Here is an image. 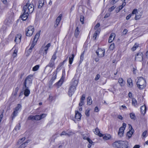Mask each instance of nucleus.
Here are the masks:
<instances>
[{
	"instance_id": "nucleus-1",
	"label": "nucleus",
	"mask_w": 148,
	"mask_h": 148,
	"mask_svg": "<svg viewBox=\"0 0 148 148\" xmlns=\"http://www.w3.org/2000/svg\"><path fill=\"white\" fill-rule=\"evenodd\" d=\"M34 9V6L33 4H30L28 5L27 3L25 5L23 8V14L20 16V18H21L23 21H25L29 15V14L32 13Z\"/></svg>"
},
{
	"instance_id": "nucleus-2",
	"label": "nucleus",
	"mask_w": 148,
	"mask_h": 148,
	"mask_svg": "<svg viewBox=\"0 0 148 148\" xmlns=\"http://www.w3.org/2000/svg\"><path fill=\"white\" fill-rule=\"evenodd\" d=\"M128 142L126 141L118 140L113 143L114 147L117 148H127Z\"/></svg>"
},
{
	"instance_id": "nucleus-3",
	"label": "nucleus",
	"mask_w": 148,
	"mask_h": 148,
	"mask_svg": "<svg viewBox=\"0 0 148 148\" xmlns=\"http://www.w3.org/2000/svg\"><path fill=\"white\" fill-rule=\"evenodd\" d=\"M136 84L140 89H143L146 87V81L143 78L140 77L138 78Z\"/></svg>"
},
{
	"instance_id": "nucleus-4",
	"label": "nucleus",
	"mask_w": 148,
	"mask_h": 148,
	"mask_svg": "<svg viewBox=\"0 0 148 148\" xmlns=\"http://www.w3.org/2000/svg\"><path fill=\"white\" fill-rule=\"evenodd\" d=\"M32 77V75H29L26 78L23 84V86L25 88H28V87L32 83V79L31 77Z\"/></svg>"
},
{
	"instance_id": "nucleus-5",
	"label": "nucleus",
	"mask_w": 148,
	"mask_h": 148,
	"mask_svg": "<svg viewBox=\"0 0 148 148\" xmlns=\"http://www.w3.org/2000/svg\"><path fill=\"white\" fill-rule=\"evenodd\" d=\"M34 30V26H28L25 30V33L26 35L27 36H31Z\"/></svg>"
},
{
	"instance_id": "nucleus-6",
	"label": "nucleus",
	"mask_w": 148,
	"mask_h": 148,
	"mask_svg": "<svg viewBox=\"0 0 148 148\" xmlns=\"http://www.w3.org/2000/svg\"><path fill=\"white\" fill-rule=\"evenodd\" d=\"M55 63L54 62L51 60L49 64L45 66V71L46 70H51V71H52L53 68H54Z\"/></svg>"
},
{
	"instance_id": "nucleus-7",
	"label": "nucleus",
	"mask_w": 148,
	"mask_h": 148,
	"mask_svg": "<svg viewBox=\"0 0 148 148\" xmlns=\"http://www.w3.org/2000/svg\"><path fill=\"white\" fill-rule=\"evenodd\" d=\"M96 53L99 57L101 58L104 55L105 50L104 49H102L98 48L96 51Z\"/></svg>"
},
{
	"instance_id": "nucleus-8",
	"label": "nucleus",
	"mask_w": 148,
	"mask_h": 148,
	"mask_svg": "<svg viewBox=\"0 0 148 148\" xmlns=\"http://www.w3.org/2000/svg\"><path fill=\"white\" fill-rule=\"evenodd\" d=\"M143 54L142 53H137L135 56V60L136 61H141L143 60Z\"/></svg>"
},
{
	"instance_id": "nucleus-9",
	"label": "nucleus",
	"mask_w": 148,
	"mask_h": 148,
	"mask_svg": "<svg viewBox=\"0 0 148 148\" xmlns=\"http://www.w3.org/2000/svg\"><path fill=\"white\" fill-rule=\"evenodd\" d=\"M76 89V87L74 86H71L69 88L68 92L69 95L70 97H71L74 93Z\"/></svg>"
},
{
	"instance_id": "nucleus-10",
	"label": "nucleus",
	"mask_w": 148,
	"mask_h": 148,
	"mask_svg": "<svg viewBox=\"0 0 148 148\" xmlns=\"http://www.w3.org/2000/svg\"><path fill=\"white\" fill-rule=\"evenodd\" d=\"M129 127L130 128V129L127 133V136L129 138H130L131 137L132 134L134 132V130L130 125L129 124Z\"/></svg>"
},
{
	"instance_id": "nucleus-11",
	"label": "nucleus",
	"mask_w": 148,
	"mask_h": 148,
	"mask_svg": "<svg viewBox=\"0 0 148 148\" xmlns=\"http://www.w3.org/2000/svg\"><path fill=\"white\" fill-rule=\"evenodd\" d=\"M78 83V79H76L75 77L73 78L72 80L71 83V86H74L76 88Z\"/></svg>"
},
{
	"instance_id": "nucleus-12",
	"label": "nucleus",
	"mask_w": 148,
	"mask_h": 148,
	"mask_svg": "<svg viewBox=\"0 0 148 148\" xmlns=\"http://www.w3.org/2000/svg\"><path fill=\"white\" fill-rule=\"evenodd\" d=\"M125 130V128L123 127H121L119 128L118 134V135L120 137H122L123 136V134L124 132V130Z\"/></svg>"
},
{
	"instance_id": "nucleus-13",
	"label": "nucleus",
	"mask_w": 148,
	"mask_h": 148,
	"mask_svg": "<svg viewBox=\"0 0 148 148\" xmlns=\"http://www.w3.org/2000/svg\"><path fill=\"white\" fill-rule=\"evenodd\" d=\"M21 34L17 35L15 37L14 41L17 43H20L21 41Z\"/></svg>"
},
{
	"instance_id": "nucleus-14",
	"label": "nucleus",
	"mask_w": 148,
	"mask_h": 148,
	"mask_svg": "<svg viewBox=\"0 0 148 148\" xmlns=\"http://www.w3.org/2000/svg\"><path fill=\"white\" fill-rule=\"evenodd\" d=\"M115 35V34L114 33H112L111 34L108 40L109 42L111 43L113 41L114 39Z\"/></svg>"
},
{
	"instance_id": "nucleus-15",
	"label": "nucleus",
	"mask_w": 148,
	"mask_h": 148,
	"mask_svg": "<svg viewBox=\"0 0 148 148\" xmlns=\"http://www.w3.org/2000/svg\"><path fill=\"white\" fill-rule=\"evenodd\" d=\"M81 135L84 140H87L90 136L89 133H85L83 134H81Z\"/></svg>"
},
{
	"instance_id": "nucleus-16",
	"label": "nucleus",
	"mask_w": 148,
	"mask_h": 148,
	"mask_svg": "<svg viewBox=\"0 0 148 148\" xmlns=\"http://www.w3.org/2000/svg\"><path fill=\"white\" fill-rule=\"evenodd\" d=\"M93 132L96 134L98 135L100 137L103 136V135L100 133L99 130L97 127L95 128V130L93 131Z\"/></svg>"
},
{
	"instance_id": "nucleus-17",
	"label": "nucleus",
	"mask_w": 148,
	"mask_h": 148,
	"mask_svg": "<svg viewBox=\"0 0 148 148\" xmlns=\"http://www.w3.org/2000/svg\"><path fill=\"white\" fill-rule=\"evenodd\" d=\"M81 117V113L78 112V111H75V118L76 119H79V120Z\"/></svg>"
},
{
	"instance_id": "nucleus-18",
	"label": "nucleus",
	"mask_w": 148,
	"mask_h": 148,
	"mask_svg": "<svg viewBox=\"0 0 148 148\" xmlns=\"http://www.w3.org/2000/svg\"><path fill=\"white\" fill-rule=\"evenodd\" d=\"M44 3V0H39L38 2V8H40L43 6Z\"/></svg>"
},
{
	"instance_id": "nucleus-19",
	"label": "nucleus",
	"mask_w": 148,
	"mask_h": 148,
	"mask_svg": "<svg viewBox=\"0 0 148 148\" xmlns=\"http://www.w3.org/2000/svg\"><path fill=\"white\" fill-rule=\"evenodd\" d=\"M79 29L78 27H77L75 31L74 35L76 38H78L79 33Z\"/></svg>"
},
{
	"instance_id": "nucleus-20",
	"label": "nucleus",
	"mask_w": 148,
	"mask_h": 148,
	"mask_svg": "<svg viewBox=\"0 0 148 148\" xmlns=\"http://www.w3.org/2000/svg\"><path fill=\"white\" fill-rule=\"evenodd\" d=\"M118 82L121 86H123L125 84V82L121 78H120L118 80Z\"/></svg>"
},
{
	"instance_id": "nucleus-21",
	"label": "nucleus",
	"mask_w": 148,
	"mask_h": 148,
	"mask_svg": "<svg viewBox=\"0 0 148 148\" xmlns=\"http://www.w3.org/2000/svg\"><path fill=\"white\" fill-rule=\"evenodd\" d=\"M140 111L142 114H144L145 113L146 111V108L145 106H142L140 108Z\"/></svg>"
},
{
	"instance_id": "nucleus-22",
	"label": "nucleus",
	"mask_w": 148,
	"mask_h": 148,
	"mask_svg": "<svg viewBox=\"0 0 148 148\" xmlns=\"http://www.w3.org/2000/svg\"><path fill=\"white\" fill-rule=\"evenodd\" d=\"M26 89H25L24 92V94L26 97L28 96L29 94H30V90L28 89V88H25Z\"/></svg>"
},
{
	"instance_id": "nucleus-23",
	"label": "nucleus",
	"mask_w": 148,
	"mask_h": 148,
	"mask_svg": "<svg viewBox=\"0 0 148 148\" xmlns=\"http://www.w3.org/2000/svg\"><path fill=\"white\" fill-rule=\"evenodd\" d=\"M127 83L129 84L130 87H132L133 86V83L132 80L130 78H129L127 80Z\"/></svg>"
},
{
	"instance_id": "nucleus-24",
	"label": "nucleus",
	"mask_w": 148,
	"mask_h": 148,
	"mask_svg": "<svg viewBox=\"0 0 148 148\" xmlns=\"http://www.w3.org/2000/svg\"><path fill=\"white\" fill-rule=\"evenodd\" d=\"M74 57V55L73 54H72V56L71 57H70L69 58V64H72L73 61V59Z\"/></svg>"
},
{
	"instance_id": "nucleus-25",
	"label": "nucleus",
	"mask_w": 148,
	"mask_h": 148,
	"mask_svg": "<svg viewBox=\"0 0 148 148\" xmlns=\"http://www.w3.org/2000/svg\"><path fill=\"white\" fill-rule=\"evenodd\" d=\"M137 101L136 99L134 98H132V105L134 106L135 107H136V106L137 105Z\"/></svg>"
},
{
	"instance_id": "nucleus-26",
	"label": "nucleus",
	"mask_w": 148,
	"mask_h": 148,
	"mask_svg": "<svg viewBox=\"0 0 148 148\" xmlns=\"http://www.w3.org/2000/svg\"><path fill=\"white\" fill-rule=\"evenodd\" d=\"M92 101L90 97H88L87 98V104L88 105H90L92 103Z\"/></svg>"
},
{
	"instance_id": "nucleus-27",
	"label": "nucleus",
	"mask_w": 148,
	"mask_h": 148,
	"mask_svg": "<svg viewBox=\"0 0 148 148\" xmlns=\"http://www.w3.org/2000/svg\"><path fill=\"white\" fill-rule=\"evenodd\" d=\"M21 106L20 104H18L17 106L14 109V110L18 112V111L21 109Z\"/></svg>"
},
{
	"instance_id": "nucleus-28",
	"label": "nucleus",
	"mask_w": 148,
	"mask_h": 148,
	"mask_svg": "<svg viewBox=\"0 0 148 148\" xmlns=\"http://www.w3.org/2000/svg\"><path fill=\"white\" fill-rule=\"evenodd\" d=\"M62 17V15L60 14L59 16L57 18L56 20V23H59L60 22L61 20V17Z\"/></svg>"
},
{
	"instance_id": "nucleus-29",
	"label": "nucleus",
	"mask_w": 148,
	"mask_h": 148,
	"mask_svg": "<svg viewBox=\"0 0 148 148\" xmlns=\"http://www.w3.org/2000/svg\"><path fill=\"white\" fill-rule=\"evenodd\" d=\"M18 113V112L14 110L13 113L12 114V119H13L14 118H15V116L17 115Z\"/></svg>"
},
{
	"instance_id": "nucleus-30",
	"label": "nucleus",
	"mask_w": 148,
	"mask_h": 148,
	"mask_svg": "<svg viewBox=\"0 0 148 148\" xmlns=\"http://www.w3.org/2000/svg\"><path fill=\"white\" fill-rule=\"evenodd\" d=\"M40 66L39 65H37L34 66L32 70L33 71H37L39 69Z\"/></svg>"
},
{
	"instance_id": "nucleus-31",
	"label": "nucleus",
	"mask_w": 148,
	"mask_h": 148,
	"mask_svg": "<svg viewBox=\"0 0 148 148\" xmlns=\"http://www.w3.org/2000/svg\"><path fill=\"white\" fill-rule=\"evenodd\" d=\"M57 73L56 72H53V75H52V77L51 79V80H53V81L56 79Z\"/></svg>"
},
{
	"instance_id": "nucleus-32",
	"label": "nucleus",
	"mask_w": 148,
	"mask_h": 148,
	"mask_svg": "<svg viewBox=\"0 0 148 148\" xmlns=\"http://www.w3.org/2000/svg\"><path fill=\"white\" fill-rule=\"evenodd\" d=\"M17 50L16 49H15L14 50V52L13 53L12 55V57L14 58H15L17 56Z\"/></svg>"
},
{
	"instance_id": "nucleus-33",
	"label": "nucleus",
	"mask_w": 148,
	"mask_h": 148,
	"mask_svg": "<svg viewBox=\"0 0 148 148\" xmlns=\"http://www.w3.org/2000/svg\"><path fill=\"white\" fill-rule=\"evenodd\" d=\"M99 33V31L98 30H97L95 31V33L94 34L93 38L95 40L96 39L97 36L98 34Z\"/></svg>"
},
{
	"instance_id": "nucleus-34",
	"label": "nucleus",
	"mask_w": 148,
	"mask_h": 148,
	"mask_svg": "<svg viewBox=\"0 0 148 148\" xmlns=\"http://www.w3.org/2000/svg\"><path fill=\"white\" fill-rule=\"evenodd\" d=\"M90 111V109L89 108L87 109L85 112V114L86 116L88 117L90 116L89 112Z\"/></svg>"
},
{
	"instance_id": "nucleus-35",
	"label": "nucleus",
	"mask_w": 148,
	"mask_h": 148,
	"mask_svg": "<svg viewBox=\"0 0 148 148\" xmlns=\"http://www.w3.org/2000/svg\"><path fill=\"white\" fill-rule=\"evenodd\" d=\"M30 142V140H27L25 142L22 144V146H24V147H25L27 145L28 143H29Z\"/></svg>"
},
{
	"instance_id": "nucleus-36",
	"label": "nucleus",
	"mask_w": 148,
	"mask_h": 148,
	"mask_svg": "<svg viewBox=\"0 0 148 148\" xmlns=\"http://www.w3.org/2000/svg\"><path fill=\"white\" fill-rule=\"evenodd\" d=\"M25 139V137H23L22 138L19 139L17 143L18 144H21L24 141Z\"/></svg>"
},
{
	"instance_id": "nucleus-37",
	"label": "nucleus",
	"mask_w": 148,
	"mask_h": 148,
	"mask_svg": "<svg viewBox=\"0 0 148 148\" xmlns=\"http://www.w3.org/2000/svg\"><path fill=\"white\" fill-rule=\"evenodd\" d=\"M130 116L132 119H135V114L133 113H131L130 114Z\"/></svg>"
},
{
	"instance_id": "nucleus-38",
	"label": "nucleus",
	"mask_w": 148,
	"mask_h": 148,
	"mask_svg": "<svg viewBox=\"0 0 148 148\" xmlns=\"http://www.w3.org/2000/svg\"><path fill=\"white\" fill-rule=\"evenodd\" d=\"M27 120H35V116L31 115L28 117Z\"/></svg>"
},
{
	"instance_id": "nucleus-39",
	"label": "nucleus",
	"mask_w": 148,
	"mask_h": 148,
	"mask_svg": "<svg viewBox=\"0 0 148 148\" xmlns=\"http://www.w3.org/2000/svg\"><path fill=\"white\" fill-rule=\"evenodd\" d=\"M40 32H38L36 34L34 37V39L35 40H36L37 39V40L38 39L39 37L40 36Z\"/></svg>"
},
{
	"instance_id": "nucleus-40",
	"label": "nucleus",
	"mask_w": 148,
	"mask_h": 148,
	"mask_svg": "<svg viewBox=\"0 0 148 148\" xmlns=\"http://www.w3.org/2000/svg\"><path fill=\"white\" fill-rule=\"evenodd\" d=\"M63 79L62 78V77L61 79L58 82L57 84L58 85H61L62 83H63Z\"/></svg>"
},
{
	"instance_id": "nucleus-41",
	"label": "nucleus",
	"mask_w": 148,
	"mask_h": 148,
	"mask_svg": "<svg viewBox=\"0 0 148 148\" xmlns=\"http://www.w3.org/2000/svg\"><path fill=\"white\" fill-rule=\"evenodd\" d=\"M56 53H55L52 56V58H51V60H52V61H53L54 62L55 60L56 59Z\"/></svg>"
},
{
	"instance_id": "nucleus-42",
	"label": "nucleus",
	"mask_w": 148,
	"mask_h": 148,
	"mask_svg": "<svg viewBox=\"0 0 148 148\" xmlns=\"http://www.w3.org/2000/svg\"><path fill=\"white\" fill-rule=\"evenodd\" d=\"M84 51L83 52V53L81 54L80 56V62L81 63L83 60L84 59Z\"/></svg>"
},
{
	"instance_id": "nucleus-43",
	"label": "nucleus",
	"mask_w": 148,
	"mask_h": 148,
	"mask_svg": "<svg viewBox=\"0 0 148 148\" xmlns=\"http://www.w3.org/2000/svg\"><path fill=\"white\" fill-rule=\"evenodd\" d=\"M138 47V45L135 43L132 48V50L133 51H134L136 49V48Z\"/></svg>"
},
{
	"instance_id": "nucleus-44",
	"label": "nucleus",
	"mask_w": 148,
	"mask_h": 148,
	"mask_svg": "<svg viewBox=\"0 0 148 148\" xmlns=\"http://www.w3.org/2000/svg\"><path fill=\"white\" fill-rule=\"evenodd\" d=\"M84 16L82 15H81L80 16V21L82 23V24H83L84 23Z\"/></svg>"
},
{
	"instance_id": "nucleus-45",
	"label": "nucleus",
	"mask_w": 148,
	"mask_h": 148,
	"mask_svg": "<svg viewBox=\"0 0 148 148\" xmlns=\"http://www.w3.org/2000/svg\"><path fill=\"white\" fill-rule=\"evenodd\" d=\"M40 120V115H37L35 116V120Z\"/></svg>"
},
{
	"instance_id": "nucleus-46",
	"label": "nucleus",
	"mask_w": 148,
	"mask_h": 148,
	"mask_svg": "<svg viewBox=\"0 0 148 148\" xmlns=\"http://www.w3.org/2000/svg\"><path fill=\"white\" fill-rule=\"evenodd\" d=\"M111 138V136L110 135H108V136H106L105 135L103 137V138L104 139L107 140L110 139Z\"/></svg>"
},
{
	"instance_id": "nucleus-47",
	"label": "nucleus",
	"mask_w": 148,
	"mask_h": 148,
	"mask_svg": "<svg viewBox=\"0 0 148 148\" xmlns=\"http://www.w3.org/2000/svg\"><path fill=\"white\" fill-rule=\"evenodd\" d=\"M114 47V43L111 44L110 46L109 49L110 50H113Z\"/></svg>"
},
{
	"instance_id": "nucleus-48",
	"label": "nucleus",
	"mask_w": 148,
	"mask_h": 148,
	"mask_svg": "<svg viewBox=\"0 0 148 148\" xmlns=\"http://www.w3.org/2000/svg\"><path fill=\"white\" fill-rule=\"evenodd\" d=\"M74 134V133L72 131H69L68 132V133H67V135L68 136H71L73 135Z\"/></svg>"
},
{
	"instance_id": "nucleus-49",
	"label": "nucleus",
	"mask_w": 148,
	"mask_h": 148,
	"mask_svg": "<svg viewBox=\"0 0 148 148\" xmlns=\"http://www.w3.org/2000/svg\"><path fill=\"white\" fill-rule=\"evenodd\" d=\"M53 80L51 79L50 81H49V88H51V85L53 84Z\"/></svg>"
},
{
	"instance_id": "nucleus-50",
	"label": "nucleus",
	"mask_w": 148,
	"mask_h": 148,
	"mask_svg": "<svg viewBox=\"0 0 148 148\" xmlns=\"http://www.w3.org/2000/svg\"><path fill=\"white\" fill-rule=\"evenodd\" d=\"M47 115V114H43L40 115V120L46 117Z\"/></svg>"
},
{
	"instance_id": "nucleus-51",
	"label": "nucleus",
	"mask_w": 148,
	"mask_h": 148,
	"mask_svg": "<svg viewBox=\"0 0 148 148\" xmlns=\"http://www.w3.org/2000/svg\"><path fill=\"white\" fill-rule=\"evenodd\" d=\"M100 77V75L99 74H97L96 75V77L95 78V81L97 80H98L99 79Z\"/></svg>"
},
{
	"instance_id": "nucleus-52",
	"label": "nucleus",
	"mask_w": 148,
	"mask_h": 148,
	"mask_svg": "<svg viewBox=\"0 0 148 148\" xmlns=\"http://www.w3.org/2000/svg\"><path fill=\"white\" fill-rule=\"evenodd\" d=\"M87 141L88 142L89 144H92V145H94V142L92 141V140L90 139L89 138H88V139L87 140Z\"/></svg>"
},
{
	"instance_id": "nucleus-53",
	"label": "nucleus",
	"mask_w": 148,
	"mask_h": 148,
	"mask_svg": "<svg viewBox=\"0 0 148 148\" xmlns=\"http://www.w3.org/2000/svg\"><path fill=\"white\" fill-rule=\"evenodd\" d=\"M119 0H112L111 2V3L112 4H114L117 2Z\"/></svg>"
},
{
	"instance_id": "nucleus-54",
	"label": "nucleus",
	"mask_w": 148,
	"mask_h": 148,
	"mask_svg": "<svg viewBox=\"0 0 148 148\" xmlns=\"http://www.w3.org/2000/svg\"><path fill=\"white\" fill-rule=\"evenodd\" d=\"M137 12V10L136 9H135L133 10L132 12V13L131 14H132H132H136Z\"/></svg>"
},
{
	"instance_id": "nucleus-55",
	"label": "nucleus",
	"mask_w": 148,
	"mask_h": 148,
	"mask_svg": "<svg viewBox=\"0 0 148 148\" xmlns=\"http://www.w3.org/2000/svg\"><path fill=\"white\" fill-rule=\"evenodd\" d=\"M37 41V39H36V40H34V39H33V41L31 45L35 46V45L36 44Z\"/></svg>"
},
{
	"instance_id": "nucleus-56",
	"label": "nucleus",
	"mask_w": 148,
	"mask_h": 148,
	"mask_svg": "<svg viewBox=\"0 0 148 148\" xmlns=\"http://www.w3.org/2000/svg\"><path fill=\"white\" fill-rule=\"evenodd\" d=\"M141 17V16L140 15H136V16L135 17V20H137L139 18H140Z\"/></svg>"
},
{
	"instance_id": "nucleus-57",
	"label": "nucleus",
	"mask_w": 148,
	"mask_h": 148,
	"mask_svg": "<svg viewBox=\"0 0 148 148\" xmlns=\"http://www.w3.org/2000/svg\"><path fill=\"white\" fill-rule=\"evenodd\" d=\"M115 8V7L114 6H113L109 8V11L110 12H112L113 10H114V9Z\"/></svg>"
},
{
	"instance_id": "nucleus-58",
	"label": "nucleus",
	"mask_w": 148,
	"mask_h": 148,
	"mask_svg": "<svg viewBox=\"0 0 148 148\" xmlns=\"http://www.w3.org/2000/svg\"><path fill=\"white\" fill-rule=\"evenodd\" d=\"M67 133H66L65 131H63L60 134V136H62V135H67Z\"/></svg>"
},
{
	"instance_id": "nucleus-59",
	"label": "nucleus",
	"mask_w": 148,
	"mask_h": 148,
	"mask_svg": "<svg viewBox=\"0 0 148 148\" xmlns=\"http://www.w3.org/2000/svg\"><path fill=\"white\" fill-rule=\"evenodd\" d=\"M132 14H129L126 17V20H128L129 19L131 16H132Z\"/></svg>"
},
{
	"instance_id": "nucleus-60",
	"label": "nucleus",
	"mask_w": 148,
	"mask_h": 148,
	"mask_svg": "<svg viewBox=\"0 0 148 148\" xmlns=\"http://www.w3.org/2000/svg\"><path fill=\"white\" fill-rule=\"evenodd\" d=\"M84 104V100H80V102L79 103V106H81L82 105H83Z\"/></svg>"
},
{
	"instance_id": "nucleus-61",
	"label": "nucleus",
	"mask_w": 148,
	"mask_h": 148,
	"mask_svg": "<svg viewBox=\"0 0 148 148\" xmlns=\"http://www.w3.org/2000/svg\"><path fill=\"white\" fill-rule=\"evenodd\" d=\"M49 100L50 101H51L53 100V97L51 95H49Z\"/></svg>"
},
{
	"instance_id": "nucleus-62",
	"label": "nucleus",
	"mask_w": 148,
	"mask_h": 148,
	"mask_svg": "<svg viewBox=\"0 0 148 148\" xmlns=\"http://www.w3.org/2000/svg\"><path fill=\"white\" fill-rule=\"evenodd\" d=\"M99 26H100V24L99 23H97L94 27L95 29H97V28H98L99 27Z\"/></svg>"
},
{
	"instance_id": "nucleus-63",
	"label": "nucleus",
	"mask_w": 148,
	"mask_h": 148,
	"mask_svg": "<svg viewBox=\"0 0 148 148\" xmlns=\"http://www.w3.org/2000/svg\"><path fill=\"white\" fill-rule=\"evenodd\" d=\"M18 89L19 88L18 87H17L16 88L15 90V95H16L17 94V92L18 90Z\"/></svg>"
},
{
	"instance_id": "nucleus-64",
	"label": "nucleus",
	"mask_w": 148,
	"mask_h": 148,
	"mask_svg": "<svg viewBox=\"0 0 148 148\" xmlns=\"http://www.w3.org/2000/svg\"><path fill=\"white\" fill-rule=\"evenodd\" d=\"M45 49H44V51L43 52V54H46L47 53V51L48 50V49L47 48H45Z\"/></svg>"
}]
</instances>
